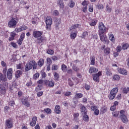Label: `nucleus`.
<instances>
[{
	"label": "nucleus",
	"mask_w": 129,
	"mask_h": 129,
	"mask_svg": "<svg viewBox=\"0 0 129 129\" xmlns=\"http://www.w3.org/2000/svg\"><path fill=\"white\" fill-rule=\"evenodd\" d=\"M22 74H23V72L22 71L18 70L15 74V77L16 78H20Z\"/></svg>",
	"instance_id": "obj_20"
},
{
	"label": "nucleus",
	"mask_w": 129,
	"mask_h": 129,
	"mask_svg": "<svg viewBox=\"0 0 129 129\" xmlns=\"http://www.w3.org/2000/svg\"><path fill=\"white\" fill-rule=\"evenodd\" d=\"M85 89L86 90H89V89H90V85H85Z\"/></svg>",
	"instance_id": "obj_64"
},
{
	"label": "nucleus",
	"mask_w": 129,
	"mask_h": 129,
	"mask_svg": "<svg viewBox=\"0 0 129 129\" xmlns=\"http://www.w3.org/2000/svg\"><path fill=\"white\" fill-rule=\"evenodd\" d=\"M54 76V80H56V81L59 80V74H58V73H57L56 72H55Z\"/></svg>",
	"instance_id": "obj_41"
},
{
	"label": "nucleus",
	"mask_w": 129,
	"mask_h": 129,
	"mask_svg": "<svg viewBox=\"0 0 129 129\" xmlns=\"http://www.w3.org/2000/svg\"><path fill=\"white\" fill-rule=\"evenodd\" d=\"M86 36H88V32L87 31H85L82 34V36H81V38L82 39H85V37Z\"/></svg>",
	"instance_id": "obj_32"
},
{
	"label": "nucleus",
	"mask_w": 129,
	"mask_h": 129,
	"mask_svg": "<svg viewBox=\"0 0 129 129\" xmlns=\"http://www.w3.org/2000/svg\"><path fill=\"white\" fill-rule=\"evenodd\" d=\"M73 69L74 70V71H76V72H78L79 71V69L77 68L75 64L73 65Z\"/></svg>",
	"instance_id": "obj_44"
},
{
	"label": "nucleus",
	"mask_w": 129,
	"mask_h": 129,
	"mask_svg": "<svg viewBox=\"0 0 129 129\" xmlns=\"http://www.w3.org/2000/svg\"><path fill=\"white\" fill-rule=\"evenodd\" d=\"M6 82L7 81V75L4 74V75H3V74L0 73V82Z\"/></svg>",
	"instance_id": "obj_13"
},
{
	"label": "nucleus",
	"mask_w": 129,
	"mask_h": 129,
	"mask_svg": "<svg viewBox=\"0 0 129 129\" xmlns=\"http://www.w3.org/2000/svg\"><path fill=\"white\" fill-rule=\"evenodd\" d=\"M109 39L110 41H111V42H112V43H114V42H115V38H114V35H113L111 33L109 35Z\"/></svg>",
	"instance_id": "obj_26"
},
{
	"label": "nucleus",
	"mask_w": 129,
	"mask_h": 129,
	"mask_svg": "<svg viewBox=\"0 0 129 129\" xmlns=\"http://www.w3.org/2000/svg\"><path fill=\"white\" fill-rule=\"evenodd\" d=\"M7 77L9 80L13 78V69L10 68L7 71Z\"/></svg>",
	"instance_id": "obj_9"
},
{
	"label": "nucleus",
	"mask_w": 129,
	"mask_h": 129,
	"mask_svg": "<svg viewBox=\"0 0 129 129\" xmlns=\"http://www.w3.org/2000/svg\"><path fill=\"white\" fill-rule=\"evenodd\" d=\"M90 59L91 61V65H95V56H91L90 57Z\"/></svg>",
	"instance_id": "obj_24"
},
{
	"label": "nucleus",
	"mask_w": 129,
	"mask_h": 129,
	"mask_svg": "<svg viewBox=\"0 0 129 129\" xmlns=\"http://www.w3.org/2000/svg\"><path fill=\"white\" fill-rule=\"evenodd\" d=\"M81 112H83L84 114H87V110L86 109V107L84 106H82L81 108Z\"/></svg>",
	"instance_id": "obj_29"
},
{
	"label": "nucleus",
	"mask_w": 129,
	"mask_h": 129,
	"mask_svg": "<svg viewBox=\"0 0 129 129\" xmlns=\"http://www.w3.org/2000/svg\"><path fill=\"white\" fill-rule=\"evenodd\" d=\"M33 36L34 38H39V37L42 36V32L41 31H34Z\"/></svg>",
	"instance_id": "obj_12"
},
{
	"label": "nucleus",
	"mask_w": 129,
	"mask_h": 129,
	"mask_svg": "<svg viewBox=\"0 0 129 129\" xmlns=\"http://www.w3.org/2000/svg\"><path fill=\"white\" fill-rule=\"evenodd\" d=\"M98 71V70L93 67H91L89 70V73H96V72H97Z\"/></svg>",
	"instance_id": "obj_18"
},
{
	"label": "nucleus",
	"mask_w": 129,
	"mask_h": 129,
	"mask_svg": "<svg viewBox=\"0 0 129 129\" xmlns=\"http://www.w3.org/2000/svg\"><path fill=\"white\" fill-rule=\"evenodd\" d=\"M94 111V114H95V115H98V114H99V110H98V109L95 110Z\"/></svg>",
	"instance_id": "obj_58"
},
{
	"label": "nucleus",
	"mask_w": 129,
	"mask_h": 129,
	"mask_svg": "<svg viewBox=\"0 0 129 129\" xmlns=\"http://www.w3.org/2000/svg\"><path fill=\"white\" fill-rule=\"evenodd\" d=\"M77 36V34L76 33H73L71 34V38L72 40H74L76 38V36Z\"/></svg>",
	"instance_id": "obj_35"
},
{
	"label": "nucleus",
	"mask_w": 129,
	"mask_h": 129,
	"mask_svg": "<svg viewBox=\"0 0 129 129\" xmlns=\"http://www.w3.org/2000/svg\"><path fill=\"white\" fill-rule=\"evenodd\" d=\"M106 11L108 13H111V11H112V8L110 6H108V5H106Z\"/></svg>",
	"instance_id": "obj_33"
},
{
	"label": "nucleus",
	"mask_w": 129,
	"mask_h": 129,
	"mask_svg": "<svg viewBox=\"0 0 129 129\" xmlns=\"http://www.w3.org/2000/svg\"><path fill=\"white\" fill-rule=\"evenodd\" d=\"M0 92L2 93V94H5L6 93V87L1 84H0Z\"/></svg>",
	"instance_id": "obj_19"
},
{
	"label": "nucleus",
	"mask_w": 129,
	"mask_h": 129,
	"mask_svg": "<svg viewBox=\"0 0 129 129\" xmlns=\"http://www.w3.org/2000/svg\"><path fill=\"white\" fill-rule=\"evenodd\" d=\"M120 118L121 119L122 121L123 122H127V118H126V116L124 114H120Z\"/></svg>",
	"instance_id": "obj_16"
},
{
	"label": "nucleus",
	"mask_w": 129,
	"mask_h": 129,
	"mask_svg": "<svg viewBox=\"0 0 129 129\" xmlns=\"http://www.w3.org/2000/svg\"><path fill=\"white\" fill-rule=\"evenodd\" d=\"M52 70H58V66L56 64H53L52 66Z\"/></svg>",
	"instance_id": "obj_49"
},
{
	"label": "nucleus",
	"mask_w": 129,
	"mask_h": 129,
	"mask_svg": "<svg viewBox=\"0 0 129 129\" xmlns=\"http://www.w3.org/2000/svg\"><path fill=\"white\" fill-rule=\"evenodd\" d=\"M128 47H129L128 44L125 43L122 46V49H123V50H126V49H127Z\"/></svg>",
	"instance_id": "obj_42"
},
{
	"label": "nucleus",
	"mask_w": 129,
	"mask_h": 129,
	"mask_svg": "<svg viewBox=\"0 0 129 129\" xmlns=\"http://www.w3.org/2000/svg\"><path fill=\"white\" fill-rule=\"evenodd\" d=\"M21 101L22 102V104L26 106V107H30V106H31V105L29 102V99H28V98H23L22 99Z\"/></svg>",
	"instance_id": "obj_6"
},
{
	"label": "nucleus",
	"mask_w": 129,
	"mask_h": 129,
	"mask_svg": "<svg viewBox=\"0 0 129 129\" xmlns=\"http://www.w3.org/2000/svg\"><path fill=\"white\" fill-rule=\"evenodd\" d=\"M118 92V88H114L112 89L110 91V94L109 95V99L110 100H113L114 99V97H115V95Z\"/></svg>",
	"instance_id": "obj_3"
},
{
	"label": "nucleus",
	"mask_w": 129,
	"mask_h": 129,
	"mask_svg": "<svg viewBox=\"0 0 129 129\" xmlns=\"http://www.w3.org/2000/svg\"><path fill=\"white\" fill-rule=\"evenodd\" d=\"M44 59L40 58L37 62V65L38 66H39V67H42V66L44 65Z\"/></svg>",
	"instance_id": "obj_21"
},
{
	"label": "nucleus",
	"mask_w": 129,
	"mask_h": 129,
	"mask_svg": "<svg viewBox=\"0 0 129 129\" xmlns=\"http://www.w3.org/2000/svg\"><path fill=\"white\" fill-rule=\"evenodd\" d=\"M104 53H106V55H108L109 53H110V48H106L104 49Z\"/></svg>",
	"instance_id": "obj_40"
},
{
	"label": "nucleus",
	"mask_w": 129,
	"mask_h": 129,
	"mask_svg": "<svg viewBox=\"0 0 129 129\" xmlns=\"http://www.w3.org/2000/svg\"><path fill=\"white\" fill-rule=\"evenodd\" d=\"M101 72H99L98 73L93 75V80L95 82H99V76H101Z\"/></svg>",
	"instance_id": "obj_7"
},
{
	"label": "nucleus",
	"mask_w": 129,
	"mask_h": 129,
	"mask_svg": "<svg viewBox=\"0 0 129 129\" xmlns=\"http://www.w3.org/2000/svg\"><path fill=\"white\" fill-rule=\"evenodd\" d=\"M38 119L37 118V117L36 116H34L32 118V121L31 122H32V123H33L34 124H36V122L37 121V120Z\"/></svg>",
	"instance_id": "obj_45"
},
{
	"label": "nucleus",
	"mask_w": 129,
	"mask_h": 129,
	"mask_svg": "<svg viewBox=\"0 0 129 129\" xmlns=\"http://www.w3.org/2000/svg\"><path fill=\"white\" fill-rule=\"evenodd\" d=\"M28 29V27L26 26H21L19 28H18L17 29H16L15 31L18 33V32H22V31H25V30H27Z\"/></svg>",
	"instance_id": "obj_15"
},
{
	"label": "nucleus",
	"mask_w": 129,
	"mask_h": 129,
	"mask_svg": "<svg viewBox=\"0 0 129 129\" xmlns=\"http://www.w3.org/2000/svg\"><path fill=\"white\" fill-rule=\"evenodd\" d=\"M39 76H40V74H39V73H37L34 74L33 78L34 79H37V78H39Z\"/></svg>",
	"instance_id": "obj_53"
},
{
	"label": "nucleus",
	"mask_w": 129,
	"mask_h": 129,
	"mask_svg": "<svg viewBox=\"0 0 129 129\" xmlns=\"http://www.w3.org/2000/svg\"><path fill=\"white\" fill-rule=\"evenodd\" d=\"M116 51L117 53H119L120 51H121V46H117L116 48Z\"/></svg>",
	"instance_id": "obj_57"
},
{
	"label": "nucleus",
	"mask_w": 129,
	"mask_h": 129,
	"mask_svg": "<svg viewBox=\"0 0 129 129\" xmlns=\"http://www.w3.org/2000/svg\"><path fill=\"white\" fill-rule=\"evenodd\" d=\"M78 99L75 96L74 97V98L73 99V101L74 102V103L75 104H77V103H78Z\"/></svg>",
	"instance_id": "obj_47"
},
{
	"label": "nucleus",
	"mask_w": 129,
	"mask_h": 129,
	"mask_svg": "<svg viewBox=\"0 0 129 129\" xmlns=\"http://www.w3.org/2000/svg\"><path fill=\"white\" fill-rule=\"evenodd\" d=\"M89 12H90V13L93 12V6H89Z\"/></svg>",
	"instance_id": "obj_63"
},
{
	"label": "nucleus",
	"mask_w": 129,
	"mask_h": 129,
	"mask_svg": "<svg viewBox=\"0 0 129 129\" xmlns=\"http://www.w3.org/2000/svg\"><path fill=\"white\" fill-rule=\"evenodd\" d=\"M113 116H114L115 117H117L118 116V111H116L115 112H112Z\"/></svg>",
	"instance_id": "obj_48"
},
{
	"label": "nucleus",
	"mask_w": 129,
	"mask_h": 129,
	"mask_svg": "<svg viewBox=\"0 0 129 129\" xmlns=\"http://www.w3.org/2000/svg\"><path fill=\"white\" fill-rule=\"evenodd\" d=\"M47 65H51V64H52V60H51V58L49 57L47 58Z\"/></svg>",
	"instance_id": "obj_51"
},
{
	"label": "nucleus",
	"mask_w": 129,
	"mask_h": 129,
	"mask_svg": "<svg viewBox=\"0 0 129 129\" xmlns=\"http://www.w3.org/2000/svg\"><path fill=\"white\" fill-rule=\"evenodd\" d=\"M79 27H80V25H79V24H75L74 25H73L71 27V28L70 29V30H71L73 29H74L75 30V29H77V28H79Z\"/></svg>",
	"instance_id": "obj_37"
},
{
	"label": "nucleus",
	"mask_w": 129,
	"mask_h": 129,
	"mask_svg": "<svg viewBox=\"0 0 129 129\" xmlns=\"http://www.w3.org/2000/svg\"><path fill=\"white\" fill-rule=\"evenodd\" d=\"M45 85H48L49 87H54V85H55V83H54V82L52 81L45 80Z\"/></svg>",
	"instance_id": "obj_11"
},
{
	"label": "nucleus",
	"mask_w": 129,
	"mask_h": 129,
	"mask_svg": "<svg viewBox=\"0 0 129 129\" xmlns=\"http://www.w3.org/2000/svg\"><path fill=\"white\" fill-rule=\"evenodd\" d=\"M106 74L108 76H111V75H112V74L111 73V71H110V70H109V69H106Z\"/></svg>",
	"instance_id": "obj_36"
},
{
	"label": "nucleus",
	"mask_w": 129,
	"mask_h": 129,
	"mask_svg": "<svg viewBox=\"0 0 129 129\" xmlns=\"http://www.w3.org/2000/svg\"><path fill=\"white\" fill-rule=\"evenodd\" d=\"M44 111L46 113L50 114L52 113V110L50 108L44 109Z\"/></svg>",
	"instance_id": "obj_43"
},
{
	"label": "nucleus",
	"mask_w": 129,
	"mask_h": 129,
	"mask_svg": "<svg viewBox=\"0 0 129 129\" xmlns=\"http://www.w3.org/2000/svg\"><path fill=\"white\" fill-rule=\"evenodd\" d=\"M83 119L85 121H89V117H88V115L85 114L83 117Z\"/></svg>",
	"instance_id": "obj_34"
},
{
	"label": "nucleus",
	"mask_w": 129,
	"mask_h": 129,
	"mask_svg": "<svg viewBox=\"0 0 129 129\" xmlns=\"http://www.w3.org/2000/svg\"><path fill=\"white\" fill-rule=\"evenodd\" d=\"M45 23L46 24V30H49L51 28V25H52V18L51 17H47L46 18Z\"/></svg>",
	"instance_id": "obj_4"
},
{
	"label": "nucleus",
	"mask_w": 129,
	"mask_h": 129,
	"mask_svg": "<svg viewBox=\"0 0 129 129\" xmlns=\"http://www.w3.org/2000/svg\"><path fill=\"white\" fill-rule=\"evenodd\" d=\"M107 111V108L106 106H103L101 108V113H105Z\"/></svg>",
	"instance_id": "obj_30"
},
{
	"label": "nucleus",
	"mask_w": 129,
	"mask_h": 129,
	"mask_svg": "<svg viewBox=\"0 0 129 129\" xmlns=\"http://www.w3.org/2000/svg\"><path fill=\"white\" fill-rule=\"evenodd\" d=\"M113 79H114V80H119V79H120V77H119V76L117 75H114L113 76Z\"/></svg>",
	"instance_id": "obj_39"
},
{
	"label": "nucleus",
	"mask_w": 129,
	"mask_h": 129,
	"mask_svg": "<svg viewBox=\"0 0 129 129\" xmlns=\"http://www.w3.org/2000/svg\"><path fill=\"white\" fill-rule=\"evenodd\" d=\"M98 34L100 38L101 41L102 42H104L105 41V37H104V33L107 31L108 29L106 28V27L104 25V24L102 22H100L98 25Z\"/></svg>",
	"instance_id": "obj_1"
},
{
	"label": "nucleus",
	"mask_w": 129,
	"mask_h": 129,
	"mask_svg": "<svg viewBox=\"0 0 129 129\" xmlns=\"http://www.w3.org/2000/svg\"><path fill=\"white\" fill-rule=\"evenodd\" d=\"M6 125L8 128H12L14 126V123H13V120L12 119L9 118L6 121Z\"/></svg>",
	"instance_id": "obj_5"
},
{
	"label": "nucleus",
	"mask_w": 129,
	"mask_h": 129,
	"mask_svg": "<svg viewBox=\"0 0 129 129\" xmlns=\"http://www.w3.org/2000/svg\"><path fill=\"white\" fill-rule=\"evenodd\" d=\"M11 46L13 47L14 48H15V49H17V47H18V45H17V43L12 42H11Z\"/></svg>",
	"instance_id": "obj_54"
},
{
	"label": "nucleus",
	"mask_w": 129,
	"mask_h": 129,
	"mask_svg": "<svg viewBox=\"0 0 129 129\" xmlns=\"http://www.w3.org/2000/svg\"><path fill=\"white\" fill-rule=\"evenodd\" d=\"M47 53L49 54V55H53V54H54V51L51 49H48L47 50Z\"/></svg>",
	"instance_id": "obj_56"
},
{
	"label": "nucleus",
	"mask_w": 129,
	"mask_h": 129,
	"mask_svg": "<svg viewBox=\"0 0 129 129\" xmlns=\"http://www.w3.org/2000/svg\"><path fill=\"white\" fill-rule=\"evenodd\" d=\"M29 64L31 66L32 68H33V70L37 69V62L34 60H32L29 61Z\"/></svg>",
	"instance_id": "obj_10"
},
{
	"label": "nucleus",
	"mask_w": 129,
	"mask_h": 129,
	"mask_svg": "<svg viewBox=\"0 0 129 129\" xmlns=\"http://www.w3.org/2000/svg\"><path fill=\"white\" fill-rule=\"evenodd\" d=\"M57 5H58L60 8H61V9H63L64 8V3H63V0H58L57 1Z\"/></svg>",
	"instance_id": "obj_25"
},
{
	"label": "nucleus",
	"mask_w": 129,
	"mask_h": 129,
	"mask_svg": "<svg viewBox=\"0 0 129 129\" xmlns=\"http://www.w3.org/2000/svg\"><path fill=\"white\" fill-rule=\"evenodd\" d=\"M32 69L33 68H32L30 62L27 63L25 66V71H29L31 70V69Z\"/></svg>",
	"instance_id": "obj_17"
},
{
	"label": "nucleus",
	"mask_w": 129,
	"mask_h": 129,
	"mask_svg": "<svg viewBox=\"0 0 129 129\" xmlns=\"http://www.w3.org/2000/svg\"><path fill=\"white\" fill-rule=\"evenodd\" d=\"M123 93L127 94V92H128V88L126 89V88H124L122 90Z\"/></svg>",
	"instance_id": "obj_55"
},
{
	"label": "nucleus",
	"mask_w": 129,
	"mask_h": 129,
	"mask_svg": "<svg viewBox=\"0 0 129 129\" xmlns=\"http://www.w3.org/2000/svg\"><path fill=\"white\" fill-rule=\"evenodd\" d=\"M97 23V20H92V22H91L90 23V25L92 26V27H94V26H95V25H96V23Z\"/></svg>",
	"instance_id": "obj_38"
},
{
	"label": "nucleus",
	"mask_w": 129,
	"mask_h": 129,
	"mask_svg": "<svg viewBox=\"0 0 129 129\" xmlns=\"http://www.w3.org/2000/svg\"><path fill=\"white\" fill-rule=\"evenodd\" d=\"M23 39L19 38V39L17 41V43L19 46H21L22 44H23Z\"/></svg>",
	"instance_id": "obj_50"
},
{
	"label": "nucleus",
	"mask_w": 129,
	"mask_h": 129,
	"mask_svg": "<svg viewBox=\"0 0 129 129\" xmlns=\"http://www.w3.org/2000/svg\"><path fill=\"white\" fill-rule=\"evenodd\" d=\"M42 89V85H38L37 87L36 88V91H39V90H41Z\"/></svg>",
	"instance_id": "obj_52"
},
{
	"label": "nucleus",
	"mask_w": 129,
	"mask_h": 129,
	"mask_svg": "<svg viewBox=\"0 0 129 129\" xmlns=\"http://www.w3.org/2000/svg\"><path fill=\"white\" fill-rule=\"evenodd\" d=\"M9 105H10V106H14L15 105V101H10L9 102Z\"/></svg>",
	"instance_id": "obj_61"
},
{
	"label": "nucleus",
	"mask_w": 129,
	"mask_h": 129,
	"mask_svg": "<svg viewBox=\"0 0 129 129\" xmlns=\"http://www.w3.org/2000/svg\"><path fill=\"white\" fill-rule=\"evenodd\" d=\"M54 111L57 114H60L61 113V110L59 109H55Z\"/></svg>",
	"instance_id": "obj_59"
},
{
	"label": "nucleus",
	"mask_w": 129,
	"mask_h": 129,
	"mask_svg": "<svg viewBox=\"0 0 129 129\" xmlns=\"http://www.w3.org/2000/svg\"><path fill=\"white\" fill-rule=\"evenodd\" d=\"M69 6H70V8H74V6H75V3H74V2H73V1H72L71 2V3H70L69 4Z\"/></svg>",
	"instance_id": "obj_46"
},
{
	"label": "nucleus",
	"mask_w": 129,
	"mask_h": 129,
	"mask_svg": "<svg viewBox=\"0 0 129 129\" xmlns=\"http://www.w3.org/2000/svg\"><path fill=\"white\" fill-rule=\"evenodd\" d=\"M51 58L53 61H57L58 60V57L56 56H52Z\"/></svg>",
	"instance_id": "obj_62"
},
{
	"label": "nucleus",
	"mask_w": 129,
	"mask_h": 129,
	"mask_svg": "<svg viewBox=\"0 0 129 129\" xmlns=\"http://www.w3.org/2000/svg\"><path fill=\"white\" fill-rule=\"evenodd\" d=\"M19 22L18 18L12 17L11 20L8 22V27L9 28H15Z\"/></svg>",
	"instance_id": "obj_2"
},
{
	"label": "nucleus",
	"mask_w": 129,
	"mask_h": 129,
	"mask_svg": "<svg viewBox=\"0 0 129 129\" xmlns=\"http://www.w3.org/2000/svg\"><path fill=\"white\" fill-rule=\"evenodd\" d=\"M45 40V38L43 37H41L40 38H37L36 40V43L37 44H42L44 40Z\"/></svg>",
	"instance_id": "obj_22"
},
{
	"label": "nucleus",
	"mask_w": 129,
	"mask_h": 129,
	"mask_svg": "<svg viewBox=\"0 0 129 129\" xmlns=\"http://www.w3.org/2000/svg\"><path fill=\"white\" fill-rule=\"evenodd\" d=\"M82 5H83V12L84 13H86V11H87V7L88 6V1H84L82 2Z\"/></svg>",
	"instance_id": "obj_8"
},
{
	"label": "nucleus",
	"mask_w": 129,
	"mask_h": 129,
	"mask_svg": "<svg viewBox=\"0 0 129 129\" xmlns=\"http://www.w3.org/2000/svg\"><path fill=\"white\" fill-rule=\"evenodd\" d=\"M61 69L63 72H67V69H68L67 66L63 64L61 66Z\"/></svg>",
	"instance_id": "obj_31"
},
{
	"label": "nucleus",
	"mask_w": 129,
	"mask_h": 129,
	"mask_svg": "<svg viewBox=\"0 0 129 129\" xmlns=\"http://www.w3.org/2000/svg\"><path fill=\"white\" fill-rule=\"evenodd\" d=\"M96 9H97L98 10H103V9H104V6L101 4H98L96 5Z\"/></svg>",
	"instance_id": "obj_27"
},
{
	"label": "nucleus",
	"mask_w": 129,
	"mask_h": 129,
	"mask_svg": "<svg viewBox=\"0 0 129 129\" xmlns=\"http://www.w3.org/2000/svg\"><path fill=\"white\" fill-rule=\"evenodd\" d=\"M118 72L122 75H127V71L124 69H118Z\"/></svg>",
	"instance_id": "obj_14"
},
{
	"label": "nucleus",
	"mask_w": 129,
	"mask_h": 129,
	"mask_svg": "<svg viewBox=\"0 0 129 129\" xmlns=\"http://www.w3.org/2000/svg\"><path fill=\"white\" fill-rule=\"evenodd\" d=\"M75 96L78 99H79L82 98V97H83V94L78 93L76 92V94H75Z\"/></svg>",
	"instance_id": "obj_28"
},
{
	"label": "nucleus",
	"mask_w": 129,
	"mask_h": 129,
	"mask_svg": "<svg viewBox=\"0 0 129 129\" xmlns=\"http://www.w3.org/2000/svg\"><path fill=\"white\" fill-rule=\"evenodd\" d=\"M61 24V21L60 20H57L55 22V27L56 30H59V28L60 27V25Z\"/></svg>",
	"instance_id": "obj_23"
},
{
	"label": "nucleus",
	"mask_w": 129,
	"mask_h": 129,
	"mask_svg": "<svg viewBox=\"0 0 129 129\" xmlns=\"http://www.w3.org/2000/svg\"><path fill=\"white\" fill-rule=\"evenodd\" d=\"M91 109L92 110L94 111L95 110H96V109H97V106H92L91 107Z\"/></svg>",
	"instance_id": "obj_60"
}]
</instances>
